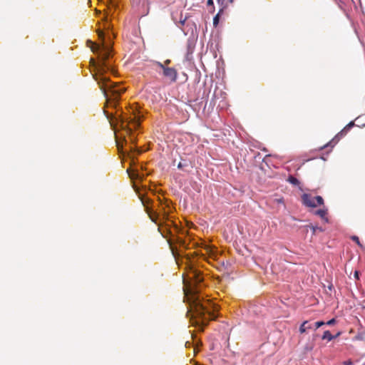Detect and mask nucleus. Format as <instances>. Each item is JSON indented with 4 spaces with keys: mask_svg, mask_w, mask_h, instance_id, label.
<instances>
[{
    "mask_svg": "<svg viewBox=\"0 0 365 365\" xmlns=\"http://www.w3.org/2000/svg\"><path fill=\"white\" fill-rule=\"evenodd\" d=\"M171 63V60L167 59L163 63H162V65H165V66H168V65Z\"/></svg>",
    "mask_w": 365,
    "mask_h": 365,
    "instance_id": "aec40b11",
    "label": "nucleus"
},
{
    "mask_svg": "<svg viewBox=\"0 0 365 365\" xmlns=\"http://www.w3.org/2000/svg\"><path fill=\"white\" fill-rule=\"evenodd\" d=\"M287 181L294 185H299V181L296 178L292 175L289 176Z\"/></svg>",
    "mask_w": 365,
    "mask_h": 365,
    "instance_id": "f8f14e48",
    "label": "nucleus"
},
{
    "mask_svg": "<svg viewBox=\"0 0 365 365\" xmlns=\"http://www.w3.org/2000/svg\"><path fill=\"white\" fill-rule=\"evenodd\" d=\"M98 36H99L100 38H104V33L103 31H99L98 32Z\"/></svg>",
    "mask_w": 365,
    "mask_h": 365,
    "instance_id": "412c9836",
    "label": "nucleus"
},
{
    "mask_svg": "<svg viewBox=\"0 0 365 365\" xmlns=\"http://www.w3.org/2000/svg\"><path fill=\"white\" fill-rule=\"evenodd\" d=\"M207 6H210L212 7L211 9L210 10V12L214 13L215 7H214L213 0H207Z\"/></svg>",
    "mask_w": 365,
    "mask_h": 365,
    "instance_id": "4468645a",
    "label": "nucleus"
},
{
    "mask_svg": "<svg viewBox=\"0 0 365 365\" xmlns=\"http://www.w3.org/2000/svg\"><path fill=\"white\" fill-rule=\"evenodd\" d=\"M106 28L109 29V28H110V25H109V24H107V25H106Z\"/></svg>",
    "mask_w": 365,
    "mask_h": 365,
    "instance_id": "c85d7f7f",
    "label": "nucleus"
},
{
    "mask_svg": "<svg viewBox=\"0 0 365 365\" xmlns=\"http://www.w3.org/2000/svg\"><path fill=\"white\" fill-rule=\"evenodd\" d=\"M354 125V122L349 123L342 130H341L336 136L335 138H337V140H339V139L342 137H344L349 129L352 127Z\"/></svg>",
    "mask_w": 365,
    "mask_h": 365,
    "instance_id": "6e6552de",
    "label": "nucleus"
},
{
    "mask_svg": "<svg viewBox=\"0 0 365 365\" xmlns=\"http://www.w3.org/2000/svg\"><path fill=\"white\" fill-rule=\"evenodd\" d=\"M141 202H142V204L143 205V206L145 207V209L150 217V219L154 222L155 223H157V220H158V214L151 211L150 210V208L146 205V204L149 202V200H145L143 198H141Z\"/></svg>",
    "mask_w": 365,
    "mask_h": 365,
    "instance_id": "39448f33",
    "label": "nucleus"
},
{
    "mask_svg": "<svg viewBox=\"0 0 365 365\" xmlns=\"http://www.w3.org/2000/svg\"><path fill=\"white\" fill-rule=\"evenodd\" d=\"M344 365H351L352 363H351V361H346L344 362Z\"/></svg>",
    "mask_w": 365,
    "mask_h": 365,
    "instance_id": "5701e85b",
    "label": "nucleus"
},
{
    "mask_svg": "<svg viewBox=\"0 0 365 365\" xmlns=\"http://www.w3.org/2000/svg\"><path fill=\"white\" fill-rule=\"evenodd\" d=\"M140 117L138 114H133V116L130 117V123L133 125L134 128H138L140 125Z\"/></svg>",
    "mask_w": 365,
    "mask_h": 365,
    "instance_id": "1a4fd4ad",
    "label": "nucleus"
},
{
    "mask_svg": "<svg viewBox=\"0 0 365 365\" xmlns=\"http://www.w3.org/2000/svg\"><path fill=\"white\" fill-rule=\"evenodd\" d=\"M187 16H185L184 18H182V16L181 15L180 21H179V24H180V26H182L185 24V23L187 20Z\"/></svg>",
    "mask_w": 365,
    "mask_h": 365,
    "instance_id": "f3484780",
    "label": "nucleus"
},
{
    "mask_svg": "<svg viewBox=\"0 0 365 365\" xmlns=\"http://www.w3.org/2000/svg\"><path fill=\"white\" fill-rule=\"evenodd\" d=\"M182 167V163H179V164L178 165V168H181Z\"/></svg>",
    "mask_w": 365,
    "mask_h": 365,
    "instance_id": "a878e982",
    "label": "nucleus"
},
{
    "mask_svg": "<svg viewBox=\"0 0 365 365\" xmlns=\"http://www.w3.org/2000/svg\"><path fill=\"white\" fill-rule=\"evenodd\" d=\"M322 339H327L328 341H331L335 339L336 336H334L329 331H325L322 336Z\"/></svg>",
    "mask_w": 365,
    "mask_h": 365,
    "instance_id": "9b49d317",
    "label": "nucleus"
},
{
    "mask_svg": "<svg viewBox=\"0 0 365 365\" xmlns=\"http://www.w3.org/2000/svg\"><path fill=\"white\" fill-rule=\"evenodd\" d=\"M359 272L358 271L354 272V277L356 279H359Z\"/></svg>",
    "mask_w": 365,
    "mask_h": 365,
    "instance_id": "4be33fe9",
    "label": "nucleus"
},
{
    "mask_svg": "<svg viewBox=\"0 0 365 365\" xmlns=\"http://www.w3.org/2000/svg\"><path fill=\"white\" fill-rule=\"evenodd\" d=\"M314 327L312 324L309 323V321H304L299 327V332L300 334L305 333L307 330L313 329Z\"/></svg>",
    "mask_w": 365,
    "mask_h": 365,
    "instance_id": "0eeeda50",
    "label": "nucleus"
},
{
    "mask_svg": "<svg viewBox=\"0 0 365 365\" xmlns=\"http://www.w3.org/2000/svg\"><path fill=\"white\" fill-rule=\"evenodd\" d=\"M93 52L101 51V57L103 61V64L99 68V74H95L93 76L96 81L100 89L102 91L104 97L106 99L108 103H113L115 106L116 102L118 101L120 95L125 91V88L110 81L109 78L106 77L101 72L104 71L105 67H106L105 61L108 59L110 53L108 48H101L99 45L93 44L91 48Z\"/></svg>",
    "mask_w": 365,
    "mask_h": 365,
    "instance_id": "f03ea898",
    "label": "nucleus"
},
{
    "mask_svg": "<svg viewBox=\"0 0 365 365\" xmlns=\"http://www.w3.org/2000/svg\"><path fill=\"white\" fill-rule=\"evenodd\" d=\"M340 335V332H338L337 334H336V335L334 336L338 337Z\"/></svg>",
    "mask_w": 365,
    "mask_h": 365,
    "instance_id": "bb28decb",
    "label": "nucleus"
},
{
    "mask_svg": "<svg viewBox=\"0 0 365 365\" xmlns=\"http://www.w3.org/2000/svg\"><path fill=\"white\" fill-rule=\"evenodd\" d=\"M309 227L312 230L313 234H314L317 232V230L322 231V229L317 226L309 225Z\"/></svg>",
    "mask_w": 365,
    "mask_h": 365,
    "instance_id": "2eb2a0df",
    "label": "nucleus"
},
{
    "mask_svg": "<svg viewBox=\"0 0 365 365\" xmlns=\"http://www.w3.org/2000/svg\"><path fill=\"white\" fill-rule=\"evenodd\" d=\"M364 365H365V361H364Z\"/></svg>",
    "mask_w": 365,
    "mask_h": 365,
    "instance_id": "c756f323",
    "label": "nucleus"
},
{
    "mask_svg": "<svg viewBox=\"0 0 365 365\" xmlns=\"http://www.w3.org/2000/svg\"><path fill=\"white\" fill-rule=\"evenodd\" d=\"M351 239L355 242L358 246H359L360 247L363 248V245H361V243L360 242V240H359V237L356 236V235H353L351 237Z\"/></svg>",
    "mask_w": 365,
    "mask_h": 365,
    "instance_id": "ddd939ff",
    "label": "nucleus"
},
{
    "mask_svg": "<svg viewBox=\"0 0 365 365\" xmlns=\"http://www.w3.org/2000/svg\"><path fill=\"white\" fill-rule=\"evenodd\" d=\"M302 204L309 207H317L324 205V200L321 196L313 197L310 194L304 193L302 195Z\"/></svg>",
    "mask_w": 365,
    "mask_h": 365,
    "instance_id": "20e7f679",
    "label": "nucleus"
},
{
    "mask_svg": "<svg viewBox=\"0 0 365 365\" xmlns=\"http://www.w3.org/2000/svg\"><path fill=\"white\" fill-rule=\"evenodd\" d=\"M153 64L162 69L163 76L169 80L170 83L176 82L178 73L175 68L165 66V65H162V63L159 61H154Z\"/></svg>",
    "mask_w": 365,
    "mask_h": 365,
    "instance_id": "7ed1b4c3",
    "label": "nucleus"
},
{
    "mask_svg": "<svg viewBox=\"0 0 365 365\" xmlns=\"http://www.w3.org/2000/svg\"><path fill=\"white\" fill-rule=\"evenodd\" d=\"M230 3H232L234 0H228Z\"/></svg>",
    "mask_w": 365,
    "mask_h": 365,
    "instance_id": "cd10ccee",
    "label": "nucleus"
},
{
    "mask_svg": "<svg viewBox=\"0 0 365 365\" xmlns=\"http://www.w3.org/2000/svg\"><path fill=\"white\" fill-rule=\"evenodd\" d=\"M324 324H325V323L324 322L319 321V322H317L314 323V329H317L319 328L320 327H322Z\"/></svg>",
    "mask_w": 365,
    "mask_h": 365,
    "instance_id": "dca6fc26",
    "label": "nucleus"
},
{
    "mask_svg": "<svg viewBox=\"0 0 365 365\" xmlns=\"http://www.w3.org/2000/svg\"><path fill=\"white\" fill-rule=\"evenodd\" d=\"M335 322H336L335 319H330L329 321H328L326 324H327V325H333V324H335Z\"/></svg>",
    "mask_w": 365,
    "mask_h": 365,
    "instance_id": "6ab92c4d",
    "label": "nucleus"
},
{
    "mask_svg": "<svg viewBox=\"0 0 365 365\" xmlns=\"http://www.w3.org/2000/svg\"><path fill=\"white\" fill-rule=\"evenodd\" d=\"M333 141H335V143H336L339 140H337V138H333L332 140H331V142H329V144H331V143H333Z\"/></svg>",
    "mask_w": 365,
    "mask_h": 365,
    "instance_id": "393cba45",
    "label": "nucleus"
},
{
    "mask_svg": "<svg viewBox=\"0 0 365 365\" xmlns=\"http://www.w3.org/2000/svg\"><path fill=\"white\" fill-rule=\"evenodd\" d=\"M274 202L277 203L284 204V199L282 197L274 199Z\"/></svg>",
    "mask_w": 365,
    "mask_h": 365,
    "instance_id": "a211bd4d",
    "label": "nucleus"
},
{
    "mask_svg": "<svg viewBox=\"0 0 365 365\" xmlns=\"http://www.w3.org/2000/svg\"><path fill=\"white\" fill-rule=\"evenodd\" d=\"M190 274L195 285L203 281L200 272L195 269L192 268ZM185 292L190 306L188 312H192L193 317L199 318L202 325H205L209 320L217 318L218 307L210 300L204 299L199 294L197 287L190 285Z\"/></svg>",
    "mask_w": 365,
    "mask_h": 365,
    "instance_id": "f257e3e1",
    "label": "nucleus"
},
{
    "mask_svg": "<svg viewBox=\"0 0 365 365\" xmlns=\"http://www.w3.org/2000/svg\"><path fill=\"white\" fill-rule=\"evenodd\" d=\"M333 141H335V143H336L339 140H337V138H333L332 140H331V142H329V144H331V143H333Z\"/></svg>",
    "mask_w": 365,
    "mask_h": 365,
    "instance_id": "b1692460",
    "label": "nucleus"
},
{
    "mask_svg": "<svg viewBox=\"0 0 365 365\" xmlns=\"http://www.w3.org/2000/svg\"><path fill=\"white\" fill-rule=\"evenodd\" d=\"M315 215L319 216L322 219L324 220L326 222L328 221L327 218V210L324 209H319L315 212Z\"/></svg>",
    "mask_w": 365,
    "mask_h": 365,
    "instance_id": "9d476101",
    "label": "nucleus"
},
{
    "mask_svg": "<svg viewBox=\"0 0 365 365\" xmlns=\"http://www.w3.org/2000/svg\"><path fill=\"white\" fill-rule=\"evenodd\" d=\"M218 4H221L222 8L220 9L217 15L213 18V25L215 27L219 24L220 16L223 13L224 9L226 8L225 5H223V2L225 0H217Z\"/></svg>",
    "mask_w": 365,
    "mask_h": 365,
    "instance_id": "423d86ee",
    "label": "nucleus"
}]
</instances>
